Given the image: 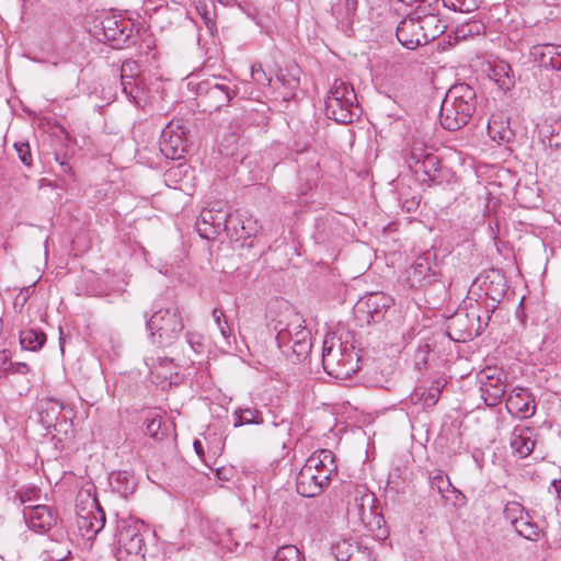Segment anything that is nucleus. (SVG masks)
<instances>
[{"label": "nucleus", "mask_w": 561, "mask_h": 561, "mask_svg": "<svg viewBox=\"0 0 561 561\" xmlns=\"http://www.w3.org/2000/svg\"><path fill=\"white\" fill-rule=\"evenodd\" d=\"M526 300V296H522L519 306L523 308L524 301Z\"/></svg>", "instance_id": "61"}, {"label": "nucleus", "mask_w": 561, "mask_h": 561, "mask_svg": "<svg viewBox=\"0 0 561 561\" xmlns=\"http://www.w3.org/2000/svg\"><path fill=\"white\" fill-rule=\"evenodd\" d=\"M440 394V388L438 382L435 386H432L428 389H419L413 394V398H417L422 401L425 407H433L437 403Z\"/></svg>", "instance_id": "35"}, {"label": "nucleus", "mask_w": 561, "mask_h": 561, "mask_svg": "<svg viewBox=\"0 0 561 561\" xmlns=\"http://www.w3.org/2000/svg\"><path fill=\"white\" fill-rule=\"evenodd\" d=\"M276 342L285 356H294L296 360L305 359L311 352L310 332L305 325L302 316L288 308L275 320Z\"/></svg>", "instance_id": "1"}, {"label": "nucleus", "mask_w": 561, "mask_h": 561, "mask_svg": "<svg viewBox=\"0 0 561 561\" xmlns=\"http://www.w3.org/2000/svg\"><path fill=\"white\" fill-rule=\"evenodd\" d=\"M122 80V88L123 92L127 95L128 100L133 102L135 105L140 106L141 104V96H138L137 94H133L134 84L136 81L128 80V79H121Z\"/></svg>", "instance_id": "47"}, {"label": "nucleus", "mask_w": 561, "mask_h": 561, "mask_svg": "<svg viewBox=\"0 0 561 561\" xmlns=\"http://www.w3.org/2000/svg\"><path fill=\"white\" fill-rule=\"evenodd\" d=\"M357 9L356 0H339L332 5V14L340 23H348Z\"/></svg>", "instance_id": "30"}, {"label": "nucleus", "mask_w": 561, "mask_h": 561, "mask_svg": "<svg viewBox=\"0 0 561 561\" xmlns=\"http://www.w3.org/2000/svg\"><path fill=\"white\" fill-rule=\"evenodd\" d=\"M543 535L542 526L528 520V540L538 541Z\"/></svg>", "instance_id": "49"}, {"label": "nucleus", "mask_w": 561, "mask_h": 561, "mask_svg": "<svg viewBox=\"0 0 561 561\" xmlns=\"http://www.w3.org/2000/svg\"><path fill=\"white\" fill-rule=\"evenodd\" d=\"M488 135L494 141H510L512 130L501 117L492 116L488 122Z\"/></svg>", "instance_id": "29"}, {"label": "nucleus", "mask_w": 561, "mask_h": 561, "mask_svg": "<svg viewBox=\"0 0 561 561\" xmlns=\"http://www.w3.org/2000/svg\"><path fill=\"white\" fill-rule=\"evenodd\" d=\"M551 488L554 489L557 496L561 497V479H553L551 481Z\"/></svg>", "instance_id": "52"}, {"label": "nucleus", "mask_w": 561, "mask_h": 561, "mask_svg": "<svg viewBox=\"0 0 561 561\" xmlns=\"http://www.w3.org/2000/svg\"><path fill=\"white\" fill-rule=\"evenodd\" d=\"M529 57L538 61L541 67L561 70V46L551 44L533 46Z\"/></svg>", "instance_id": "17"}, {"label": "nucleus", "mask_w": 561, "mask_h": 561, "mask_svg": "<svg viewBox=\"0 0 561 561\" xmlns=\"http://www.w3.org/2000/svg\"><path fill=\"white\" fill-rule=\"evenodd\" d=\"M492 368H486L478 374L481 399L486 407L497 405L505 392L504 383L500 376H495Z\"/></svg>", "instance_id": "10"}, {"label": "nucleus", "mask_w": 561, "mask_h": 561, "mask_svg": "<svg viewBox=\"0 0 561 561\" xmlns=\"http://www.w3.org/2000/svg\"><path fill=\"white\" fill-rule=\"evenodd\" d=\"M447 8L456 12L469 13L478 8L477 0H444Z\"/></svg>", "instance_id": "39"}, {"label": "nucleus", "mask_w": 561, "mask_h": 561, "mask_svg": "<svg viewBox=\"0 0 561 561\" xmlns=\"http://www.w3.org/2000/svg\"><path fill=\"white\" fill-rule=\"evenodd\" d=\"M421 26L423 43L427 44L445 32V25L434 15L417 16Z\"/></svg>", "instance_id": "22"}, {"label": "nucleus", "mask_w": 561, "mask_h": 561, "mask_svg": "<svg viewBox=\"0 0 561 561\" xmlns=\"http://www.w3.org/2000/svg\"><path fill=\"white\" fill-rule=\"evenodd\" d=\"M435 273L432 272L430 263L424 257H419L408 271V278L411 286H423L434 280Z\"/></svg>", "instance_id": "20"}, {"label": "nucleus", "mask_w": 561, "mask_h": 561, "mask_svg": "<svg viewBox=\"0 0 561 561\" xmlns=\"http://www.w3.org/2000/svg\"><path fill=\"white\" fill-rule=\"evenodd\" d=\"M14 148L18 152L19 159L24 165L30 167L32 164V154L30 150L28 144L25 142H16L14 144Z\"/></svg>", "instance_id": "46"}, {"label": "nucleus", "mask_w": 561, "mask_h": 561, "mask_svg": "<svg viewBox=\"0 0 561 561\" xmlns=\"http://www.w3.org/2000/svg\"><path fill=\"white\" fill-rule=\"evenodd\" d=\"M13 366L14 363L11 360L10 352L7 350L0 351V378L9 377Z\"/></svg>", "instance_id": "43"}, {"label": "nucleus", "mask_w": 561, "mask_h": 561, "mask_svg": "<svg viewBox=\"0 0 561 561\" xmlns=\"http://www.w3.org/2000/svg\"><path fill=\"white\" fill-rule=\"evenodd\" d=\"M184 131L180 125L170 123L162 129L160 136V151L168 159H180L184 152Z\"/></svg>", "instance_id": "12"}, {"label": "nucleus", "mask_w": 561, "mask_h": 561, "mask_svg": "<svg viewBox=\"0 0 561 561\" xmlns=\"http://www.w3.org/2000/svg\"><path fill=\"white\" fill-rule=\"evenodd\" d=\"M30 371V368L26 363L18 362L14 363L13 369H11L10 375H26Z\"/></svg>", "instance_id": "51"}, {"label": "nucleus", "mask_w": 561, "mask_h": 561, "mask_svg": "<svg viewBox=\"0 0 561 561\" xmlns=\"http://www.w3.org/2000/svg\"><path fill=\"white\" fill-rule=\"evenodd\" d=\"M229 209L220 202L204 208L196 221L198 234L204 239H214L224 229H228L232 222Z\"/></svg>", "instance_id": "6"}, {"label": "nucleus", "mask_w": 561, "mask_h": 561, "mask_svg": "<svg viewBox=\"0 0 561 561\" xmlns=\"http://www.w3.org/2000/svg\"><path fill=\"white\" fill-rule=\"evenodd\" d=\"M525 389L524 388H515L513 392L506 399V409L508 413L523 421L526 419V400H525Z\"/></svg>", "instance_id": "26"}, {"label": "nucleus", "mask_w": 561, "mask_h": 561, "mask_svg": "<svg viewBox=\"0 0 561 561\" xmlns=\"http://www.w3.org/2000/svg\"><path fill=\"white\" fill-rule=\"evenodd\" d=\"M397 38L408 49H415L423 43V35L417 18H405L397 26Z\"/></svg>", "instance_id": "16"}, {"label": "nucleus", "mask_w": 561, "mask_h": 561, "mask_svg": "<svg viewBox=\"0 0 561 561\" xmlns=\"http://www.w3.org/2000/svg\"><path fill=\"white\" fill-rule=\"evenodd\" d=\"M45 342L46 335L41 331L34 329H26L21 331L20 333V344L23 350L35 352L42 348Z\"/></svg>", "instance_id": "28"}, {"label": "nucleus", "mask_w": 561, "mask_h": 561, "mask_svg": "<svg viewBox=\"0 0 561 561\" xmlns=\"http://www.w3.org/2000/svg\"><path fill=\"white\" fill-rule=\"evenodd\" d=\"M141 90L138 88L137 83L134 84L133 94H137L140 96Z\"/></svg>", "instance_id": "57"}, {"label": "nucleus", "mask_w": 561, "mask_h": 561, "mask_svg": "<svg viewBox=\"0 0 561 561\" xmlns=\"http://www.w3.org/2000/svg\"><path fill=\"white\" fill-rule=\"evenodd\" d=\"M477 108V95L467 83L453 85L446 93L439 112V122L444 129L456 131L465 127Z\"/></svg>", "instance_id": "2"}, {"label": "nucleus", "mask_w": 561, "mask_h": 561, "mask_svg": "<svg viewBox=\"0 0 561 561\" xmlns=\"http://www.w3.org/2000/svg\"><path fill=\"white\" fill-rule=\"evenodd\" d=\"M176 366L173 363V359L170 358H159L158 363H154L150 366V371L152 379L158 383L169 382L172 385V377L175 373Z\"/></svg>", "instance_id": "25"}, {"label": "nucleus", "mask_w": 561, "mask_h": 561, "mask_svg": "<svg viewBox=\"0 0 561 561\" xmlns=\"http://www.w3.org/2000/svg\"><path fill=\"white\" fill-rule=\"evenodd\" d=\"M161 424H162V419L161 416L159 415H156L151 419H147L146 421V433L156 438V439H159L160 438V428H161Z\"/></svg>", "instance_id": "44"}, {"label": "nucleus", "mask_w": 561, "mask_h": 561, "mask_svg": "<svg viewBox=\"0 0 561 561\" xmlns=\"http://www.w3.org/2000/svg\"><path fill=\"white\" fill-rule=\"evenodd\" d=\"M322 365L329 375L346 379L358 370V355L353 346L340 343L339 347L334 348L333 342L329 345V341H324Z\"/></svg>", "instance_id": "5"}, {"label": "nucleus", "mask_w": 561, "mask_h": 561, "mask_svg": "<svg viewBox=\"0 0 561 561\" xmlns=\"http://www.w3.org/2000/svg\"><path fill=\"white\" fill-rule=\"evenodd\" d=\"M188 342L192 344L195 352H198V348L195 346V344L192 341V334L188 335Z\"/></svg>", "instance_id": "59"}, {"label": "nucleus", "mask_w": 561, "mask_h": 561, "mask_svg": "<svg viewBox=\"0 0 561 561\" xmlns=\"http://www.w3.org/2000/svg\"><path fill=\"white\" fill-rule=\"evenodd\" d=\"M127 476H128V472H126V471L118 472L117 473V480H119V479H127Z\"/></svg>", "instance_id": "58"}, {"label": "nucleus", "mask_w": 561, "mask_h": 561, "mask_svg": "<svg viewBox=\"0 0 561 561\" xmlns=\"http://www.w3.org/2000/svg\"><path fill=\"white\" fill-rule=\"evenodd\" d=\"M337 561H371L370 551L355 543L343 542L337 547Z\"/></svg>", "instance_id": "21"}, {"label": "nucleus", "mask_w": 561, "mask_h": 561, "mask_svg": "<svg viewBox=\"0 0 561 561\" xmlns=\"http://www.w3.org/2000/svg\"><path fill=\"white\" fill-rule=\"evenodd\" d=\"M523 34H524V31H522L520 34L518 31H512L510 33V38H511V41H522Z\"/></svg>", "instance_id": "54"}, {"label": "nucleus", "mask_w": 561, "mask_h": 561, "mask_svg": "<svg viewBox=\"0 0 561 561\" xmlns=\"http://www.w3.org/2000/svg\"><path fill=\"white\" fill-rule=\"evenodd\" d=\"M264 422L262 413L252 408H240L234 412L236 427L247 424H262Z\"/></svg>", "instance_id": "32"}, {"label": "nucleus", "mask_w": 561, "mask_h": 561, "mask_svg": "<svg viewBox=\"0 0 561 561\" xmlns=\"http://www.w3.org/2000/svg\"><path fill=\"white\" fill-rule=\"evenodd\" d=\"M140 72L139 65L134 60H126L121 67V79L134 80Z\"/></svg>", "instance_id": "42"}, {"label": "nucleus", "mask_w": 561, "mask_h": 561, "mask_svg": "<svg viewBox=\"0 0 561 561\" xmlns=\"http://www.w3.org/2000/svg\"><path fill=\"white\" fill-rule=\"evenodd\" d=\"M355 91L343 80L336 79L325 99V114L341 124H348L358 116Z\"/></svg>", "instance_id": "4"}, {"label": "nucleus", "mask_w": 561, "mask_h": 561, "mask_svg": "<svg viewBox=\"0 0 561 561\" xmlns=\"http://www.w3.org/2000/svg\"><path fill=\"white\" fill-rule=\"evenodd\" d=\"M59 164H60V168L62 170V172L65 173H70L71 172V167L70 164L67 162V161H59Z\"/></svg>", "instance_id": "55"}, {"label": "nucleus", "mask_w": 561, "mask_h": 561, "mask_svg": "<svg viewBox=\"0 0 561 561\" xmlns=\"http://www.w3.org/2000/svg\"><path fill=\"white\" fill-rule=\"evenodd\" d=\"M415 201L412 199L411 202L407 201L403 207H405L408 211H411L415 207Z\"/></svg>", "instance_id": "56"}, {"label": "nucleus", "mask_w": 561, "mask_h": 561, "mask_svg": "<svg viewBox=\"0 0 561 561\" xmlns=\"http://www.w3.org/2000/svg\"><path fill=\"white\" fill-rule=\"evenodd\" d=\"M304 466H311L314 472L331 477L336 474L337 465L334 454L329 449L314 451Z\"/></svg>", "instance_id": "18"}, {"label": "nucleus", "mask_w": 561, "mask_h": 561, "mask_svg": "<svg viewBox=\"0 0 561 561\" xmlns=\"http://www.w3.org/2000/svg\"><path fill=\"white\" fill-rule=\"evenodd\" d=\"M37 494V491L35 489H27L23 492H20L19 499L21 504H26L31 502Z\"/></svg>", "instance_id": "50"}, {"label": "nucleus", "mask_w": 561, "mask_h": 561, "mask_svg": "<svg viewBox=\"0 0 561 561\" xmlns=\"http://www.w3.org/2000/svg\"><path fill=\"white\" fill-rule=\"evenodd\" d=\"M489 77L499 85L500 89L507 91L514 87L515 79L511 66L507 62L500 61L492 67Z\"/></svg>", "instance_id": "24"}, {"label": "nucleus", "mask_w": 561, "mask_h": 561, "mask_svg": "<svg viewBox=\"0 0 561 561\" xmlns=\"http://www.w3.org/2000/svg\"><path fill=\"white\" fill-rule=\"evenodd\" d=\"M251 76L252 79L259 84L268 85L271 83V78L266 76L261 64L252 65Z\"/></svg>", "instance_id": "45"}, {"label": "nucleus", "mask_w": 561, "mask_h": 561, "mask_svg": "<svg viewBox=\"0 0 561 561\" xmlns=\"http://www.w3.org/2000/svg\"><path fill=\"white\" fill-rule=\"evenodd\" d=\"M102 26L107 39H116L118 33H124V30L122 27V21L115 19L114 16L106 18L102 22Z\"/></svg>", "instance_id": "38"}, {"label": "nucleus", "mask_w": 561, "mask_h": 561, "mask_svg": "<svg viewBox=\"0 0 561 561\" xmlns=\"http://www.w3.org/2000/svg\"><path fill=\"white\" fill-rule=\"evenodd\" d=\"M431 489L437 491L443 499L448 500L449 493L456 492L449 478L442 471H436L430 477Z\"/></svg>", "instance_id": "31"}, {"label": "nucleus", "mask_w": 561, "mask_h": 561, "mask_svg": "<svg viewBox=\"0 0 561 561\" xmlns=\"http://www.w3.org/2000/svg\"><path fill=\"white\" fill-rule=\"evenodd\" d=\"M95 508L89 511L85 515H79L78 525L88 536H94L100 533L105 525L104 511L94 503Z\"/></svg>", "instance_id": "19"}, {"label": "nucleus", "mask_w": 561, "mask_h": 561, "mask_svg": "<svg viewBox=\"0 0 561 561\" xmlns=\"http://www.w3.org/2000/svg\"><path fill=\"white\" fill-rule=\"evenodd\" d=\"M194 449L198 456H202L204 454L202 442L196 439L193 443Z\"/></svg>", "instance_id": "53"}, {"label": "nucleus", "mask_w": 561, "mask_h": 561, "mask_svg": "<svg viewBox=\"0 0 561 561\" xmlns=\"http://www.w3.org/2000/svg\"><path fill=\"white\" fill-rule=\"evenodd\" d=\"M376 497L365 485H356L348 502L350 512L355 514L363 524H370L376 515Z\"/></svg>", "instance_id": "9"}, {"label": "nucleus", "mask_w": 561, "mask_h": 561, "mask_svg": "<svg viewBox=\"0 0 561 561\" xmlns=\"http://www.w3.org/2000/svg\"><path fill=\"white\" fill-rule=\"evenodd\" d=\"M331 477L314 472L311 466H304L296 479L297 492L305 497H312L322 492Z\"/></svg>", "instance_id": "11"}, {"label": "nucleus", "mask_w": 561, "mask_h": 561, "mask_svg": "<svg viewBox=\"0 0 561 561\" xmlns=\"http://www.w3.org/2000/svg\"><path fill=\"white\" fill-rule=\"evenodd\" d=\"M274 561H302V557L296 546L286 545L275 552Z\"/></svg>", "instance_id": "37"}, {"label": "nucleus", "mask_w": 561, "mask_h": 561, "mask_svg": "<svg viewBox=\"0 0 561 561\" xmlns=\"http://www.w3.org/2000/svg\"><path fill=\"white\" fill-rule=\"evenodd\" d=\"M146 328L153 344L164 347L172 345L181 335L184 323L175 302L154 301L152 313L146 320Z\"/></svg>", "instance_id": "3"}, {"label": "nucleus", "mask_w": 561, "mask_h": 561, "mask_svg": "<svg viewBox=\"0 0 561 561\" xmlns=\"http://www.w3.org/2000/svg\"><path fill=\"white\" fill-rule=\"evenodd\" d=\"M215 323L217 324L220 334L224 339H228L231 334L230 327L228 324L224 310L215 308L211 312Z\"/></svg>", "instance_id": "41"}, {"label": "nucleus", "mask_w": 561, "mask_h": 561, "mask_svg": "<svg viewBox=\"0 0 561 561\" xmlns=\"http://www.w3.org/2000/svg\"><path fill=\"white\" fill-rule=\"evenodd\" d=\"M402 2H405L409 5H412L414 2H420L419 0H401Z\"/></svg>", "instance_id": "60"}, {"label": "nucleus", "mask_w": 561, "mask_h": 561, "mask_svg": "<svg viewBox=\"0 0 561 561\" xmlns=\"http://www.w3.org/2000/svg\"><path fill=\"white\" fill-rule=\"evenodd\" d=\"M476 283L493 301H501L508 289L505 275L497 268L484 271L477 277Z\"/></svg>", "instance_id": "13"}, {"label": "nucleus", "mask_w": 561, "mask_h": 561, "mask_svg": "<svg viewBox=\"0 0 561 561\" xmlns=\"http://www.w3.org/2000/svg\"><path fill=\"white\" fill-rule=\"evenodd\" d=\"M23 515L28 527L36 533H47L57 522L56 513L47 505H28Z\"/></svg>", "instance_id": "14"}, {"label": "nucleus", "mask_w": 561, "mask_h": 561, "mask_svg": "<svg viewBox=\"0 0 561 561\" xmlns=\"http://www.w3.org/2000/svg\"><path fill=\"white\" fill-rule=\"evenodd\" d=\"M524 506L517 501L507 502L504 508V516L514 527L519 536H524V526L526 522L523 520Z\"/></svg>", "instance_id": "27"}, {"label": "nucleus", "mask_w": 561, "mask_h": 561, "mask_svg": "<svg viewBox=\"0 0 561 561\" xmlns=\"http://www.w3.org/2000/svg\"><path fill=\"white\" fill-rule=\"evenodd\" d=\"M239 222L241 224V230L239 238H249L251 236H255L257 232V228L255 227L256 222L253 221L251 218H248L245 220L239 219Z\"/></svg>", "instance_id": "48"}, {"label": "nucleus", "mask_w": 561, "mask_h": 561, "mask_svg": "<svg viewBox=\"0 0 561 561\" xmlns=\"http://www.w3.org/2000/svg\"><path fill=\"white\" fill-rule=\"evenodd\" d=\"M526 426L516 425L512 432L511 448L513 455H516L519 459H524L526 454L524 447L526 446Z\"/></svg>", "instance_id": "34"}, {"label": "nucleus", "mask_w": 561, "mask_h": 561, "mask_svg": "<svg viewBox=\"0 0 561 561\" xmlns=\"http://www.w3.org/2000/svg\"><path fill=\"white\" fill-rule=\"evenodd\" d=\"M198 104L206 112H213L229 104L236 96V90L224 83L204 82L199 84L197 92Z\"/></svg>", "instance_id": "8"}, {"label": "nucleus", "mask_w": 561, "mask_h": 561, "mask_svg": "<svg viewBox=\"0 0 561 561\" xmlns=\"http://www.w3.org/2000/svg\"><path fill=\"white\" fill-rule=\"evenodd\" d=\"M196 11L201 19L203 20L205 26L214 35L216 32V21L214 11L209 10L208 7L204 3L196 5Z\"/></svg>", "instance_id": "40"}, {"label": "nucleus", "mask_w": 561, "mask_h": 561, "mask_svg": "<svg viewBox=\"0 0 561 561\" xmlns=\"http://www.w3.org/2000/svg\"><path fill=\"white\" fill-rule=\"evenodd\" d=\"M118 543L121 551L134 557H144L145 539L136 525L124 526L118 531Z\"/></svg>", "instance_id": "15"}, {"label": "nucleus", "mask_w": 561, "mask_h": 561, "mask_svg": "<svg viewBox=\"0 0 561 561\" xmlns=\"http://www.w3.org/2000/svg\"><path fill=\"white\" fill-rule=\"evenodd\" d=\"M69 543L67 541L50 542V547L44 551L45 561H65L70 556Z\"/></svg>", "instance_id": "33"}, {"label": "nucleus", "mask_w": 561, "mask_h": 561, "mask_svg": "<svg viewBox=\"0 0 561 561\" xmlns=\"http://www.w3.org/2000/svg\"><path fill=\"white\" fill-rule=\"evenodd\" d=\"M413 160H415V172H423L430 180H436V173L439 171V160L433 153L417 154L412 152Z\"/></svg>", "instance_id": "23"}, {"label": "nucleus", "mask_w": 561, "mask_h": 561, "mask_svg": "<svg viewBox=\"0 0 561 561\" xmlns=\"http://www.w3.org/2000/svg\"><path fill=\"white\" fill-rule=\"evenodd\" d=\"M393 305V299L380 291L370 293L360 298L355 306V314L358 320L367 324L379 323L386 312Z\"/></svg>", "instance_id": "7"}, {"label": "nucleus", "mask_w": 561, "mask_h": 561, "mask_svg": "<svg viewBox=\"0 0 561 561\" xmlns=\"http://www.w3.org/2000/svg\"><path fill=\"white\" fill-rule=\"evenodd\" d=\"M64 409L65 405L57 400L47 401L46 407L41 410L42 421L50 425L53 420L58 419Z\"/></svg>", "instance_id": "36"}]
</instances>
